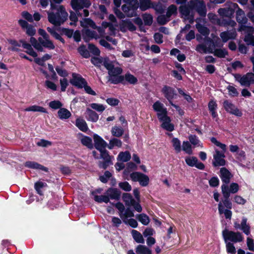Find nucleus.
<instances>
[{"label":"nucleus","instance_id":"52","mask_svg":"<svg viewBox=\"0 0 254 254\" xmlns=\"http://www.w3.org/2000/svg\"><path fill=\"white\" fill-rule=\"evenodd\" d=\"M61 35H64L68 38H71L72 37L74 30L72 29H69L67 28H61L60 29Z\"/></svg>","mask_w":254,"mask_h":254},{"label":"nucleus","instance_id":"38","mask_svg":"<svg viewBox=\"0 0 254 254\" xmlns=\"http://www.w3.org/2000/svg\"><path fill=\"white\" fill-rule=\"evenodd\" d=\"M131 233L132 237L136 242L141 244L144 243V240L142 235L138 231L135 230H132Z\"/></svg>","mask_w":254,"mask_h":254},{"label":"nucleus","instance_id":"33","mask_svg":"<svg viewBox=\"0 0 254 254\" xmlns=\"http://www.w3.org/2000/svg\"><path fill=\"white\" fill-rule=\"evenodd\" d=\"M224 199L222 200L224 207H226L228 209H231L232 208V203L230 200V196L228 193L224 191L222 193Z\"/></svg>","mask_w":254,"mask_h":254},{"label":"nucleus","instance_id":"47","mask_svg":"<svg viewBox=\"0 0 254 254\" xmlns=\"http://www.w3.org/2000/svg\"><path fill=\"white\" fill-rule=\"evenodd\" d=\"M111 132L114 136L119 137L123 135L124 130L122 127L115 126L112 127Z\"/></svg>","mask_w":254,"mask_h":254},{"label":"nucleus","instance_id":"54","mask_svg":"<svg viewBox=\"0 0 254 254\" xmlns=\"http://www.w3.org/2000/svg\"><path fill=\"white\" fill-rule=\"evenodd\" d=\"M182 149L189 155H190L192 153L191 145L188 141H183Z\"/></svg>","mask_w":254,"mask_h":254},{"label":"nucleus","instance_id":"37","mask_svg":"<svg viewBox=\"0 0 254 254\" xmlns=\"http://www.w3.org/2000/svg\"><path fill=\"white\" fill-rule=\"evenodd\" d=\"M47 30L56 39L59 40L64 44H65V42L64 39L55 31L54 28H50L48 27H47Z\"/></svg>","mask_w":254,"mask_h":254},{"label":"nucleus","instance_id":"23","mask_svg":"<svg viewBox=\"0 0 254 254\" xmlns=\"http://www.w3.org/2000/svg\"><path fill=\"white\" fill-rule=\"evenodd\" d=\"M218 211L220 214H224L226 219H230L232 215V211L228 209H225L224 206L220 201L218 204Z\"/></svg>","mask_w":254,"mask_h":254},{"label":"nucleus","instance_id":"2","mask_svg":"<svg viewBox=\"0 0 254 254\" xmlns=\"http://www.w3.org/2000/svg\"><path fill=\"white\" fill-rule=\"evenodd\" d=\"M68 13L64 6L60 5L56 12L53 11L48 12V21L55 26H60L67 19Z\"/></svg>","mask_w":254,"mask_h":254},{"label":"nucleus","instance_id":"42","mask_svg":"<svg viewBox=\"0 0 254 254\" xmlns=\"http://www.w3.org/2000/svg\"><path fill=\"white\" fill-rule=\"evenodd\" d=\"M26 111H33V112H39L41 113H47V110L41 106H37V105H33L31 106H30L25 110Z\"/></svg>","mask_w":254,"mask_h":254},{"label":"nucleus","instance_id":"28","mask_svg":"<svg viewBox=\"0 0 254 254\" xmlns=\"http://www.w3.org/2000/svg\"><path fill=\"white\" fill-rule=\"evenodd\" d=\"M195 50L200 53H213V49L210 47H207L204 44L197 45Z\"/></svg>","mask_w":254,"mask_h":254},{"label":"nucleus","instance_id":"55","mask_svg":"<svg viewBox=\"0 0 254 254\" xmlns=\"http://www.w3.org/2000/svg\"><path fill=\"white\" fill-rule=\"evenodd\" d=\"M112 160L106 159L103 161H99L98 162V167L100 169L106 170L110 165H113Z\"/></svg>","mask_w":254,"mask_h":254},{"label":"nucleus","instance_id":"41","mask_svg":"<svg viewBox=\"0 0 254 254\" xmlns=\"http://www.w3.org/2000/svg\"><path fill=\"white\" fill-rule=\"evenodd\" d=\"M213 53L215 56L219 58H224L228 55V52L225 49H215L214 51H213Z\"/></svg>","mask_w":254,"mask_h":254},{"label":"nucleus","instance_id":"31","mask_svg":"<svg viewBox=\"0 0 254 254\" xmlns=\"http://www.w3.org/2000/svg\"><path fill=\"white\" fill-rule=\"evenodd\" d=\"M77 51L79 54L84 58L88 59L90 57V53L86 49L85 45H81L78 48Z\"/></svg>","mask_w":254,"mask_h":254},{"label":"nucleus","instance_id":"34","mask_svg":"<svg viewBox=\"0 0 254 254\" xmlns=\"http://www.w3.org/2000/svg\"><path fill=\"white\" fill-rule=\"evenodd\" d=\"M122 146V141L117 138H113L109 141V144H108L107 147L109 149H112L114 147H121Z\"/></svg>","mask_w":254,"mask_h":254},{"label":"nucleus","instance_id":"1","mask_svg":"<svg viewBox=\"0 0 254 254\" xmlns=\"http://www.w3.org/2000/svg\"><path fill=\"white\" fill-rule=\"evenodd\" d=\"M103 65L108 70L109 78L108 81L111 83L118 84L122 83L126 85L124 80V76L121 75L123 72V69L120 67H115L113 62L109 58L106 57L103 60Z\"/></svg>","mask_w":254,"mask_h":254},{"label":"nucleus","instance_id":"64","mask_svg":"<svg viewBox=\"0 0 254 254\" xmlns=\"http://www.w3.org/2000/svg\"><path fill=\"white\" fill-rule=\"evenodd\" d=\"M170 18L167 17L166 15H160L157 17V20L158 23L161 25L166 24L170 20Z\"/></svg>","mask_w":254,"mask_h":254},{"label":"nucleus","instance_id":"46","mask_svg":"<svg viewBox=\"0 0 254 254\" xmlns=\"http://www.w3.org/2000/svg\"><path fill=\"white\" fill-rule=\"evenodd\" d=\"M89 120L93 122H96L99 119V115L94 111L87 108L86 110Z\"/></svg>","mask_w":254,"mask_h":254},{"label":"nucleus","instance_id":"62","mask_svg":"<svg viewBox=\"0 0 254 254\" xmlns=\"http://www.w3.org/2000/svg\"><path fill=\"white\" fill-rule=\"evenodd\" d=\"M185 161L188 166L190 167H193L197 162V158L194 156L187 157L185 159Z\"/></svg>","mask_w":254,"mask_h":254},{"label":"nucleus","instance_id":"14","mask_svg":"<svg viewBox=\"0 0 254 254\" xmlns=\"http://www.w3.org/2000/svg\"><path fill=\"white\" fill-rule=\"evenodd\" d=\"M240 80L241 85L249 87L251 84L254 83V74L252 72H248L243 75Z\"/></svg>","mask_w":254,"mask_h":254},{"label":"nucleus","instance_id":"51","mask_svg":"<svg viewBox=\"0 0 254 254\" xmlns=\"http://www.w3.org/2000/svg\"><path fill=\"white\" fill-rule=\"evenodd\" d=\"M177 14V7L174 4L170 5L167 9L166 12V16L170 17L172 15H176Z\"/></svg>","mask_w":254,"mask_h":254},{"label":"nucleus","instance_id":"27","mask_svg":"<svg viewBox=\"0 0 254 254\" xmlns=\"http://www.w3.org/2000/svg\"><path fill=\"white\" fill-rule=\"evenodd\" d=\"M137 254H152V251L144 245H139L135 249Z\"/></svg>","mask_w":254,"mask_h":254},{"label":"nucleus","instance_id":"58","mask_svg":"<svg viewBox=\"0 0 254 254\" xmlns=\"http://www.w3.org/2000/svg\"><path fill=\"white\" fill-rule=\"evenodd\" d=\"M112 176V174L110 171H106L103 175L99 177V180L102 183L106 184Z\"/></svg>","mask_w":254,"mask_h":254},{"label":"nucleus","instance_id":"49","mask_svg":"<svg viewBox=\"0 0 254 254\" xmlns=\"http://www.w3.org/2000/svg\"><path fill=\"white\" fill-rule=\"evenodd\" d=\"M151 8H153L157 13L159 14L163 13L165 11V8L163 5L160 2L156 3L153 2Z\"/></svg>","mask_w":254,"mask_h":254},{"label":"nucleus","instance_id":"6","mask_svg":"<svg viewBox=\"0 0 254 254\" xmlns=\"http://www.w3.org/2000/svg\"><path fill=\"white\" fill-rule=\"evenodd\" d=\"M222 234L226 243L227 241L234 243L240 242L243 240V236L239 232H235L225 229L223 231Z\"/></svg>","mask_w":254,"mask_h":254},{"label":"nucleus","instance_id":"19","mask_svg":"<svg viewBox=\"0 0 254 254\" xmlns=\"http://www.w3.org/2000/svg\"><path fill=\"white\" fill-rule=\"evenodd\" d=\"M218 13L222 17H231L234 14L235 9L233 6L228 8H220L218 9Z\"/></svg>","mask_w":254,"mask_h":254},{"label":"nucleus","instance_id":"60","mask_svg":"<svg viewBox=\"0 0 254 254\" xmlns=\"http://www.w3.org/2000/svg\"><path fill=\"white\" fill-rule=\"evenodd\" d=\"M88 49L90 52L94 56H99L100 54V50L93 44L90 43L88 44Z\"/></svg>","mask_w":254,"mask_h":254},{"label":"nucleus","instance_id":"12","mask_svg":"<svg viewBox=\"0 0 254 254\" xmlns=\"http://www.w3.org/2000/svg\"><path fill=\"white\" fill-rule=\"evenodd\" d=\"M220 177L223 183V185H228L230 183L233 175L225 167L221 168L220 170Z\"/></svg>","mask_w":254,"mask_h":254},{"label":"nucleus","instance_id":"13","mask_svg":"<svg viewBox=\"0 0 254 254\" xmlns=\"http://www.w3.org/2000/svg\"><path fill=\"white\" fill-rule=\"evenodd\" d=\"M222 193H224V191L228 193L229 195H230V193H236L239 190V186L238 184L236 183H232L230 184L229 187L228 185H222L221 186Z\"/></svg>","mask_w":254,"mask_h":254},{"label":"nucleus","instance_id":"56","mask_svg":"<svg viewBox=\"0 0 254 254\" xmlns=\"http://www.w3.org/2000/svg\"><path fill=\"white\" fill-rule=\"evenodd\" d=\"M94 200L98 203L105 202L107 203L110 202L109 197L107 195H95L94 196Z\"/></svg>","mask_w":254,"mask_h":254},{"label":"nucleus","instance_id":"39","mask_svg":"<svg viewBox=\"0 0 254 254\" xmlns=\"http://www.w3.org/2000/svg\"><path fill=\"white\" fill-rule=\"evenodd\" d=\"M47 184L46 183H44L41 181H38L34 184V188L37 193L40 195H43V192L42 190V189L47 187Z\"/></svg>","mask_w":254,"mask_h":254},{"label":"nucleus","instance_id":"25","mask_svg":"<svg viewBox=\"0 0 254 254\" xmlns=\"http://www.w3.org/2000/svg\"><path fill=\"white\" fill-rule=\"evenodd\" d=\"M81 143L90 150L94 148L92 138L89 136L84 135L81 139Z\"/></svg>","mask_w":254,"mask_h":254},{"label":"nucleus","instance_id":"4","mask_svg":"<svg viewBox=\"0 0 254 254\" xmlns=\"http://www.w3.org/2000/svg\"><path fill=\"white\" fill-rule=\"evenodd\" d=\"M191 10L195 11L201 17H205L207 13L206 4L203 0H190Z\"/></svg>","mask_w":254,"mask_h":254},{"label":"nucleus","instance_id":"57","mask_svg":"<svg viewBox=\"0 0 254 254\" xmlns=\"http://www.w3.org/2000/svg\"><path fill=\"white\" fill-rule=\"evenodd\" d=\"M142 18L144 24L147 26H150L153 22V17L150 14L145 13L142 15Z\"/></svg>","mask_w":254,"mask_h":254},{"label":"nucleus","instance_id":"15","mask_svg":"<svg viewBox=\"0 0 254 254\" xmlns=\"http://www.w3.org/2000/svg\"><path fill=\"white\" fill-rule=\"evenodd\" d=\"M24 166L28 168L41 170L46 172L49 171L48 168L34 161H26L24 163Z\"/></svg>","mask_w":254,"mask_h":254},{"label":"nucleus","instance_id":"11","mask_svg":"<svg viewBox=\"0 0 254 254\" xmlns=\"http://www.w3.org/2000/svg\"><path fill=\"white\" fill-rule=\"evenodd\" d=\"M234 9L237 8L236 10V20L239 24H246L248 19L245 16L244 11L238 6L237 3H233L232 5Z\"/></svg>","mask_w":254,"mask_h":254},{"label":"nucleus","instance_id":"18","mask_svg":"<svg viewBox=\"0 0 254 254\" xmlns=\"http://www.w3.org/2000/svg\"><path fill=\"white\" fill-rule=\"evenodd\" d=\"M19 42L22 44V47L27 50L26 53L30 56L36 58L38 55L36 52H35L32 48L31 45L27 43L24 40H20Z\"/></svg>","mask_w":254,"mask_h":254},{"label":"nucleus","instance_id":"43","mask_svg":"<svg viewBox=\"0 0 254 254\" xmlns=\"http://www.w3.org/2000/svg\"><path fill=\"white\" fill-rule=\"evenodd\" d=\"M80 25L84 28L90 26L93 28H95L96 26L95 23L90 18H84L83 21H80Z\"/></svg>","mask_w":254,"mask_h":254},{"label":"nucleus","instance_id":"17","mask_svg":"<svg viewBox=\"0 0 254 254\" xmlns=\"http://www.w3.org/2000/svg\"><path fill=\"white\" fill-rule=\"evenodd\" d=\"M82 36L84 41L87 43L91 39L96 38L97 33L95 31L87 28L82 30Z\"/></svg>","mask_w":254,"mask_h":254},{"label":"nucleus","instance_id":"8","mask_svg":"<svg viewBox=\"0 0 254 254\" xmlns=\"http://www.w3.org/2000/svg\"><path fill=\"white\" fill-rule=\"evenodd\" d=\"M223 107L225 111L234 115L237 117H241L243 115L242 112L238 109L234 104L228 100H226L223 102Z\"/></svg>","mask_w":254,"mask_h":254},{"label":"nucleus","instance_id":"30","mask_svg":"<svg viewBox=\"0 0 254 254\" xmlns=\"http://www.w3.org/2000/svg\"><path fill=\"white\" fill-rule=\"evenodd\" d=\"M58 117L60 119H68L71 115L70 112L65 108H61L58 112Z\"/></svg>","mask_w":254,"mask_h":254},{"label":"nucleus","instance_id":"48","mask_svg":"<svg viewBox=\"0 0 254 254\" xmlns=\"http://www.w3.org/2000/svg\"><path fill=\"white\" fill-rule=\"evenodd\" d=\"M157 118L160 122L163 123L166 120H169V119L170 118L167 115V109H164L163 111L158 112L157 114Z\"/></svg>","mask_w":254,"mask_h":254},{"label":"nucleus","instance_id":"20","mask_svg":"<svg viewBox=\"0 0 254 254\" xmlns=\"http://www.w3.org/2000/svg\"><path fill=\"white\" fill-rule=\"evenodd\" d=\"M129 8L132 11V13L129 14L128 17H132L136 15V10L139 7V3L137 0H132L127 3Z\"/></svg>","mask_w":254,"mask_h":254},{"label":"nucleus","instance_id":"40","mask_svg":"<svg viewBox=\"0 0 254 254\" xmlns=\"http://www.w3.org/2000/svg\"><path fill=\"white\" fill-rule=\"evenodd\" d=\"M196 28L198 31L203 36H207L209 34L210 31L209 29L200 23L196 24Z\"/></svg>","mask_w":254,"mask_h":254},{"label":"nucleus","instance_id":"26","mask_svg":"<svg viewBox=\"0 0 254 254\" xmlns=\"http://www.w3.org/2000/svg\"><path fill=\"white\" fill-rule=\"evenodd\" d=\"M153 2L151 0H139V7L141 11L151 8Z\"/></svg>","mask_w":254,"mask_h":254},{"label":"nucleus","instance_id":"45","mask_svg":"<svg viewBox=\"0 0 254 254\" xmlns=\"http://www.w3.org/2000/svg\"><path fill=\"white\" fill-rule=\"evenodd\" d=\"M136 217L138 220L144 225H147L150 222L149 217L145 213L138 214Z\"/></svg>","mask_w":254,"mask_h":254},{"label":"nucleus","instance_id":"29","mask_svg":"<svg viewBox=\"0 0 254 254\" xmlns=\"http://www.w3.org/2000/svg\"><path fill=\"white\" fill-rule=\"evenodd\" d=\"M247 218L244 217L242 218L241 223L240 225V228L243 232L247 235L250 234V226L247 224Z\"/></svg>","mask_w":254,"mask_h":254},{"label":"nucleus","instance_id":"61","mask_svg":"<svg viewBox=\"0 0 254 254\" xmlns=\"http://www.w3.org/2000/svg\"><path fill=\"white\" fill-rule=\"evenodd\" d=\"M63 104L59 100L52 101L49 103V107L54 110L62 108Z\"/></svg>","mask_w":254,"mask_h":254},{"label":"nucleus","instance_id":"53","mask_svg":"<svg viewBox=\"0 0 254 254\" xmlns=\"http://www.w3.org/2000/svg\"><path fill=\"white\" fill-rule=\"evenodd\" d=\"M225 157L214 158V161L212 162L214 167L224 166L226 165V161L224 159Z\"/></svg>","mask_w":254,"mask_h":254},{"label":"nucleus","instance_id":"24","mask_svg":"<svg viewBox=\"0 0 254 254\" xmlns=\"http://www.w3.org/2000/svg\"><path fill=\"white\" fill-rule=\"evenodd\" d=\"M75 126L82 131L86 132L88 127L86 122L82 119L78 118L76 120Z\"/></svg>","mask_w":254,"mask_h":254},{"label":"nucleus","instance_id":"5","mask_svg":"<svg viewBox=\"0 0 254 254\" xmlns=\"http://www.w3.org/2000/svg\"><path fill=\"white\" fill-rule=\"evenodd\" d=\"M71 6L79 17H82L83 14L80 12L84 8L89 7L91 3L89 0H71Z\"/></svg>","mask_w":254,"mask_h":254},{"label":"nucleus","instance_id":"3","mask_svg":"<svg viewBox=\"0 0 254 254\" xmlns=\"http://www.w3.org/2000/svg\"><path fill=\"white\" fill-rule=\"evenodd\" d=\"M161 92L172 106L177 110H180V107L173 102V99L176 98L177 95L174 88L168 85H164L161 89Z\"/></svg>","mask_w":254,"mask_h":254},{"label":"nucleus","instance_id":"16","mask_svg":"<svg viewBox=\"0 0 254 254\" xmlns=\"http://www.w3.org/2000/svg\"><path fill=\"white\" fill-rule=\"evenodd\" d=\"M106 194L109 197V199L119 200L121 197V192L117 188H110L107 190Z\"/></svg>","mask_w":254,"mask_h":254},{"label":"nucleus","instance_id":"59","mask_svg":"<svg viewBox=\"0 0 254 254\" xmlns=\"http://www.w3.org/2000/svg\"><path fill=\"white\" fill-rule=\"evenodd\" d=\"M244 41L248 45L254 46V36L251 33H248L245 36Z\"/></svg>","mask_w":254,"mask_h":254},{"label":"nucleus","instance_id":"36","mask_svg":"<svg viewBox=\"0 0 254 254\" xmlns=\"http://www.w3.org/2000/svg\"><path fill=\"white\" fill-rule=\"evenodd\" d=\"M124 80L126 82V84L127 82L129 84L133 85L136 84L138 81L136 77L129 72L126 73L124 75Z\"/></svg>","mask_w":254,"mask_h":254},{"label":"nucleus","instance_id":"50","mask_svg":"<svg viewBox=\"0 0 254 254\" xmlns=\"http://www.w3.org/2000/svg\"><path fill=\"white\" fill-rule=\"evenodd\" d=\"M172 143L176 152H180L182 150L180 140L178 138L174 137L172 140Z\"/></svg>","mask_w":254,"mask_h":254},{"label":"nucleus","instance_id":"10","mask_svg":"<svg viewBox=\"0 0 254 254\" xmlns=\"http://www.w3.org/2000/svg\"><path fill=\"white\" fill-rule=\"evenodd\" d=\"M94 140V147L97 150L107 147L108 143L98 134H94L93 135Z\"/></svg>","mask_w":254,"mask_h":254},{"label":"nucleus","instance_id":"22","mask_svg":"<svg viewBox=\"0 0 254 254\" xmlns=\"http://www.w3.org/2000/svg\"><path fill=\"white\" fill-rule=\"evenodd\" d=\"M179 10L182 15L189 16L191 10V8L190 6V1L188 2L187 4L180 5L179 7Z\"/></svg>","mask_w":254,"mask_h":254},{"label":"nucleus","instance_id":"32","mask_svg":"<svg viewBox=\"0 0 254 254\" xmlns=\"http://www.w3.org/2000/svg\"><path fill=\"white\" fill-rule=\"evenodd\" d=\"M123 200L126 206H130L131 204L134 202V199L132 195L128 193H124L122 196Z\"/></svg>","mask_w":254,"mask_h":254},{"label":"nucleus","instance_id":"63","mask_svg":"<svg viewBox=\"0 0 254 254\" xmlns=\"http://www.w3.org/2000/svg\"><path fill=\"white\" fill-rule=\"evenodd\" d=\"M100 152V157L104 160L106 159L112 160L113 156L109 155V152L106 149V148L102 149L100 150H98Z\"/></svg>","mask_w":254,"mask_h":254},{"label":"nucleus","instance_id":"44","mask_svg":"<svg viewBox=\"0 0 254 254\" xmlns=\"http://www.w3.org/2000/svg\"><path fill=\"white\" fill-rule=\"evenodd\" d=\"M171 118H169V120H166L162 123L161 127L167 131H173L174 130V126L173 124L171 123Z\"/></svg>","mask_w":254,"mask_h":254},{"label":"nucleus","instance_id":"21","mask_svg":"<svg viewBox=\"0 0 254 254\" xmlns=\"http://www.w3.org/2000/svg\"><path fill=\"white\" fill-rule=\"evenodd\" d=\"M208 108L212 118L215 119L217 118L218 114L216 112V109L217 108L216 102L213 100H210L208 104Z\"/></svg>","mask_w":254,"mask_h":254},{"label":"nucleus","instance_id":"35","mask_svg":"<svg viewBox=\"0 0 254 254\" xmlns=\"http://www.w3.org/2000/svg\"><path fill=\"white\" fill-rule=\"evenodd\" d=\"M131 155L130 153L128 151H126L125 152H121L118 156L117 159L118 160L126 162L129 161Z\"/></svg>","mask_w":254,"mask_h":254},{"label":"nucleus","instance_id":"9","mask_svg":"<svg viewBox=\"0 0 254 254\" xmlns=\"http://www.w3.org/2000/svg\"><path fill=\"white\" fill-rule=\"evenodd\" d=\"M72 78L70 79L69 82L72 85L77 87L79 89L82 88L85 84H87L86 80L80 74L72 73Z\"/></svg>","mask_w":254,"mask_h":254},{"label":"nucleus","instance_id":"7","mask_svg":"<svg viewBox=\"0 0 254 254\" xmlns=\"http://www.w3.org/2000/svg\"><path fill=\"white\" fill-rule=\"evenodd\" d=\"M132 181L138 182L142 187L147 186L149 182V177L145 174L139 172H134L130 174Z\"/></svg>","mask_w":254,"mask_h":254}]
</instances>
